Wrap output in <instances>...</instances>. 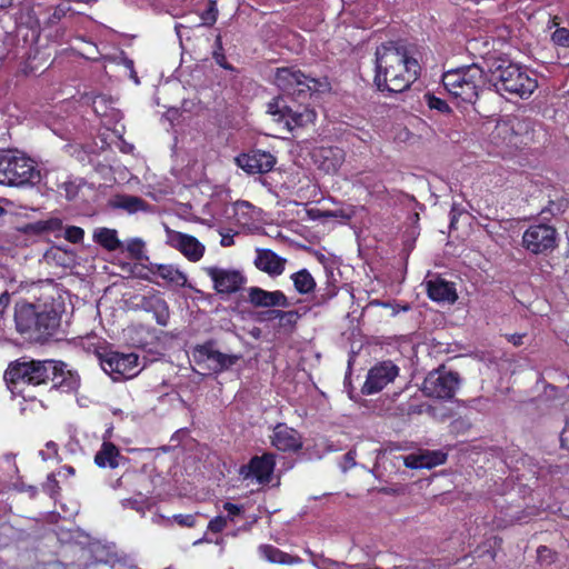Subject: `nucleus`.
I'll return each mask as SVG.
<instances>
[{"label":"nucleus","mask_w":569,"mask_h":569,"mask_svg":"<svg viewBox=\"0 0 569 569\" xmlns=\"http://www.w3.org/2000/svg\"><path fill=\"white\" fill-rule=\"evenodd\" d=\"M419 73L420 66L412 46L389 42L377 48L375 83L379 90L402 92L418 79Z\"/></svg>","instance_id":"nucleus-1"},{"label":"nucleus","mask_w":569,"mask_h":569,"mask_svg":"<svg viewBox=\"0 0 569 569\" xmlns=\"http://www.w3.org/2000/svg\"><path fill=\"white\" fill-rule=\"evenodd\" d=\"M62 311V305L53 297H44L34 303H18L14 315L17 329L38 337L53 336L60 326Z\"/></svg>","instance_id":"nucleus-2"},{"label":"nucleus","mask_w":569,"mask_h":569,"mask_svg":"<svg viewBox=\"0 0 569 569\" xmlns=\"http://www.w3.org/2000/svg\"><path fill=\"white\" fill-rule=\"evenodd\" d=\"M488 82L491 83L498 92H508L510 94L527 98L538 87L537 79L532 72L521 68L518 64L506 60H493L488 63Z\"/></svg>","instance_id":"nucleus-3"},{"label":"nucleus","mask_w":569,"mask_h":569,"mask_svg":"<svg viewBox=\"0 0 569 569\" xmlns=\"http://www.w3.org/2000/svg\"><path fill=\"white\" fill-rule=\"evenodd\" d=\"M58 373L63 375V362L61 361H18L11 363L6 370L4 380L12 392H21L20 386L46 383L49 379H58Z\"/></svg>","instance_id":"nucleus-4"},{"label":"nucleus","mask_w":569,"mask_h":569,"mask_svg":"<svg viewBox=\"0 0 569 569\" xmlns=\"http://www.w3.org/2000/svg\"><path fill=\"white\" fill-rule=\"evenodd\" d=\"M488 81V72L477 63L448 70L442 74L446 90L455 98L472 103Z\"/></svg>","instance_id":"nucleus-5"},{"label":"nucleus","mask_w":569,"mask_h":569,"mask_svg":"<svg viewBox=\"0 0 569 569\" xmlns=\"http://www.w3.org/2000/svg\"><path fill=\"white\" fill-rule=\"evenodd\" d=\"M40 178L33 160L19 151L0 153V184L22 186Z\"/></svg>","instance_id":"nucleus-6"},{"label":"nucleus","mask_w":569,"mask_h":569,"mask_svg":"<svg viewBox=\"0 0 569 569\" xmlns=\"http://www.w3.org/2000/svg\"><path fill=\"white\" fill-rule=\"evenodd\" d=\"M274 84L289 94H301L307 91H323L327 82L310 78L293 67L278 68L273 78Z\"/></svg>","instance_id":"nucleus-7"},{"label":"nucleus","mask_w":569,"mask_h":569,"mask_svg":"<svg viewBox=\"0 0 569 569\" xmlns=\"http://www.w3.org/2000/svg\"><path fill=\"white\" fill-rule=\"evenodd\" d=\"M558 232L555 227L547 223L529 226L521 238V246L535 256H547L558 247Z\"/></svg>","instance_id":"nucleus-8"},{"label":"nucleus","mask_w":569,"mask_h":569,"mask_svg":"<svg viewBox=\"0 0 569 569\" xmlns=\"http://www.w3.org/2000/svg\"><path fill=\"white\" fill-rule=\"evenodd\" d=\"M519 124L515 119L498 121L489 133L488 142L492 147L489 152L505 157L512 149L518 148L522 143V139L517 130Z\"/></svg>","instance_id":"nucleus-9"},{"label":"nucleus","mask_w":569,"mask_h":569,"mask_svg":"<svg viewBox=\"0 0 569 569\" xmlns=\"http://www.w3.org/2000/svg\"><path fill=\"white\" fill-rule=\"evenodd\" d=\"M100 362L103 371L110 375L113 380L133 378L141 370L139 357L133 352L110 351L101 357Z\"/></svg>","instance_id":"nucleus-10"},{"label":"nucleus","mask_w":569,"mask_h":569,"mask_svg":"<svg viewBox=\"0 0 569 569\" xmlns=\"http://www.w3.org/2000/svg\"><path fill=\"white\" fill-rule=\"evenodd\" d=\"M458 383L459 379L457 373L433 371L423 380L422 391L429 397L449 399L453 397Z\"/></svg>","instance_id":"nucleus-11"},{"label":"nucleus","mask_w":569,"mask_h":569,"mask_svg":"<svg viewBox=\"0 0 569 569\" xmlns=\"http://www.w3.org/2000/svg\"><path fill=\"white\" fill-rule=\"evenodd\" d=\"M274 455L264 453L251 458L248 465L240 468V475L246 480L256 481L259 485H268L274 469Z\"/></svg>","instance_id":"nucleus-12"},{"label":"nucleus","mask_w":569,"mask_h":569,"mask_svg":"<svg viewBox=\"0 0 569 569\" xmlns=\"http://www.w3.org/2000/svg\"><path fill=\"white\" fill-rule=\"evenodd\" d=\"M399 373V368L391 361H382L373 366L362 387L365 395H373L381 391L387 385L392 382Z\"/></svg>","instance_id":"nucleus-13"},{"label":"nucleus","mask_w":569,"mask_h":569,"mask_svg":"<svg viewBox=\"0 0 569 569\" xmlns=\"http://www.w3.org/2000/svg\"><path fill=\"white\" fill-rule=\"evenodd\" d=\"M193 358L199 363L206 362L208 369L216 372L230 368L239 360L238 356L222 353L210 343L198 346L193 351Z\"/></svg>","instance_id":"nucleus-14"},{"label":"nucleus","mask_w":569,"mask_h":569,"mask_svg":"<svg viewBox=\"0 0 569 569\" xmlns=\"http://www.w3.org/2000/svg\"><path fill=\"white\" fill-rule=\"evenodd\" d=\"M167 243L193 262L199 261L204 253V246L198 239L174 230L167 229Z\"/></svg>","instance_id":"nucleus-15"},{"label":"nucleus","mask_w":569,"mask_h":569,"mask_svg":"<svg viewBox=\"0 0 569 569\" xmlns=\"http://www.w3.org/2000/svg\"><path fill=\"white\" fill-rule=\"evenodd\" d=\"M238 167L249 174L269 172L276 164V158L267 151L252 150L234 159Z\"/></svg>","instance_id":"nucleus-16"},{"label":"nucleus","mask_w":569,"mask_h":569,"mask_svg":"<svg viewBox=\"0 0 569 569\" xmlns=\"http://www.w3.org/2000/svg\"><path fill=\"white\" fill-rule=\"evenodd\" d=\"M204 271L212 280L213 288L219 293L236 292L243 283L242 274L234 270H227L218 267H207Z\"/></svg>","instance_id":"nucleus-17"},{"label":"nucleus","mask_w":569,"mask_h":569,"mask_svg":"<svg viewBox=\"0 0 569 569\" xmlns=\"http://www.w3.org/2000/svg\"><path fill=\"white\" fill-rule=\"evenodd\" d=\"M313 161L326 173H336L345 162V151L338 147H319L313 151Z\"/></svg>","instance_id":"nucleus-18"},{"label":"nucleus","mask_w":569,"mask_h":569,"mask_svg":"<svg viewBox=\"0 0 569 569\" xmlns=\"http://www.w3.org/2000/svg\"><path fill=\"white\" fill-rule=\"evenodd\" d=\"M270 439L271 445L280 451H297L302 447L298 431L282 423L274 427Z\"/></svg>","instance_id":"nucleus-19"},{"label":"nucleus","mask_w":569,"mask_h":569,"mask_svg":"<svg viewBox=\"0 0 569 569\" xmlns=\"http://www.w3.org/2000/svg\"><path fill=\"white\" fill-rule=\"evenodd\" d=\"M249 302L254 307L261 308H287L290 305L288 298L282 291H267L258 287L249 289Z\"/></svg>","instance_id":"nucleus-20"},{"label":"nucleus","mask_w":569,"mask_h":569,"mask_svg":"<svg viewBox=\"0 0 569 569\" xmlns=\"http://www.w3.org/2000/svg\"><path fill=\"white\" fill-rule=\"evenodd\" d=\"M287 260L270 249H257L254 266L271 277H278L284 271Z\"/></svg>","instance_id":"nucleus-21"},{"label":"nucleus","mask_w":569,"mask_h":569,"mask_svg":"<svg viewBox=\"0 0 569 569\" xmlns=\"http://www.w3.org/2000/svg\"><path fill=\"white\" fill-rule=\"evenodd\" d=\"M110 206L113 209L122 210L128 214H134L138 212H152V206L144 201L142 198L127 194V193H118L113 196L110 200Z\"/></svg>","instance_id":"nucleus-22"},{"label":"nucleus","mask_w":569,"mask_h":569,"mask_svg":"<svg viewBox=\"0 0 569 569\" xmlns=\"http://www.w3.org/2000/svg\"><path fill=\"white\" fill-rule=\"evenodd\" d=\"M447 455L442 451H420L418 453H411L405 457L403 462L405 466L411 469H421V468H433L436 466L442 465L446 461Z\"/></svg>","instance_id":"nucleus-23"},{"label":"nucleus","mask_w":569,"mask_h":569,"mask_svg":"<svg viewBox=\"0 0 569 569\" xmlns=\"http://www.w3.org/2000/svg\"><path fill=\"white\" fill-rule=\"evenodd\" d=\"M428 296L433 301L452 303L457 300L453 286L442 279L428 282Z\"/></svg>","instance_id":"nucleus-24"},{"label":"nucleus","mask_w":569,"mask_h":569,"mask_svg":"<svg viewBox=\"0 0 569 569\" xmlns=\"http://www.w3.org/2000/svg\"><path fill=\"white\" fill-rule=\"evenodd\" d=\"M124 460L118 448L111 442H103L99 451L94 456V462L100 468L114 469Z\"/></svg>","instance_id":"nucleus-25"},{"label":"nucleus","mask_w":569,"mask_h":569,"mask_svg":"<svg viewBox=\"0 0 569 569\" xmlns=\"http://www.w3.org/2000/svg\"><path fill=\"white\" fill-rule=\"evenodd\" d=\"M148 270L152 276H158L167 282L176 286L183 287L187 282L184 273L172 264L150 263Z\"/></svg>","instance_id":"nucleus-26"},{"label":"nucleus","mask_w":569,"mask_h":569,"mask_svg":"<svg viewBox=\"0 0 569 569\" xmlns=\"http://www.w3.org/2000/svg\"><path fill=\"white\" fill-rule=\"evenodd\" d=\"M316 120V112L307 107H299L297 110L289 108L287 117L283 120L284 127L288 130L307 126Z\"/></svg>","instance_id":"nucleus-27"},{"label":"nucleus","mask_w":569,"mask_h":569,"mask_svg":"<svg viewBox=\"0 0 569 569\" xmlns=\"http://www.w3.org/2000/svg\"><path fill=\"white\" fill-rule=\"evenodd\" d=\"M233 219L239 227L250 228L256 220V210L247 201H237L232 206Z\"/></svg>","instance_id":"nucleus-28"},{"label":"nucleus","mask_w":569,"mask_h":569,"mask_svg":"<svg viewBox=\"0 0 569 569\" xmlns=\"http://www.w3.org/2000/svg\"><path fill=\"white\" fill-rule=\"evenodd\" d=\"M144 307L147 310L152 311L156 318V321L160 326H167L169 321V308L167 302L158 297L152 296L146 300Z\"/></svg>","instance_id":"nucleus-29"},{"label":"nucleus","mask_w":569,"mask_h":569,"mask_svg":"<svg viewBox=\"0 0 569 569\" xmlns=\"http://www.w3.org/2000/svg\"><path fill=\"white\" fill-rule=\"evenodd\" d=\"M93 239L109 251H114L122 247V242L119 240L117 230L114 229L98 228L94 230Z\"/></svg>","instance_id":"nucleus-30"},{"label":"nucleus","mask_w":569,"mask_h":569,"mask_svg":"<svg viewBox=\"0 0 569 569\" xmlns=\"http://www.w3.org/2000/svg\"><path fill=\"white\" fill-rule=\"evenodd\" d=\"M259 552L267 561L272 563L291 565L299 561L290 555L269 545L261 546L259 548Z\"/></svg>","instance_id":"nucleus-31"},{"label":"nucleus","mask_w":569,"mask_h":569,"mask_svg":"<svg viewBox=\"0 0 569 569\" xmlns=\"http://www.w3.org/2000/svg\"><path fill=\"white\" fill-rule=\"evenodd\" d=\"M111 104V99L106 96H97L92 100V109L97 116L116 120L119 118V111Z\"/></svg>","instance_id":"nucleus-32"},{"label":"nucleus","mask_w":569,"mask_h":569,"mask_svg":"<svg viewBox=\"0 0 569 569\" xmlns=\"http://www.w3.org/2000/svg\"><path fill=\"white\" fill-rule=\"evenodd\" d=\"M138 482H148V476L137 471H127L110 486L113 490L126 489L129 491V487H133Z\"/></svg>","instance_id":"nucleus-33"},{"label":"nucleus","mask_w":569,"mask_h":569,"mask_svg":"<svg viewBox=\"0 0 569 569\" xmlns=\"http://www.w3.org/2000/svg\"><path fill=\"white\" fill-rule=\"evenodd\" d=\"M295 288L299 293L306 295L313 291L316 281L310 272L302 269L291 276Z\"/></svg>","instance_id":"nucleus-34"},{"label":"nucleus","mask_w":569,"mask_h":569,"mask_svg":"<svg viewBox=\"0 0 569 569\" xmlns=\"http://www.w3.org/2000/svg\"><path fill=\"white\" fill-rule=\"evenodd\" d=\"M144 247L146 243L141 238H132L124 243V250L136 260L147 259Z\"/></svg>","instance_id":"nucleus-35"},{"label":"nucleus","mask_w":569,"mask_h":569,"mask_svg":"<svg viewBox=\"0 0 569 569\" xmlns=\"http://www.w3.org/2000/svg\"><path fill=\"white\" fill-rule=\"evenodd\" d=\"M289 107L284 103L282 98H274L268 103L267 112L273 117L277 122H283L287 117Z\"/></svg>","instance_id":"nucleus-36"},{"label":"nucleus","mask_w":569,"mask_h":569,"mask_svg":"<svg viewBox=\"0 0 569 569\" xmlns=\"http://www.w3.org/2000/svg\"><path fill=\"white\" fill-rule=\"evenodd\" d=\"M63 369H66L64 363H63ZM57 380H59L58 381L59 388H61L64 391L77 390L80 385L79 377L77 375H73L70 371L66 372V370H63V375L58 373Z\"/></svg>","instance_id":"nucleus-37"},{"label":"nucleus","mask_w":569,"mask_h":569,"mask_svg":"<svg viewBox=\"0 0 569 569\" xmlns=\"http://www.w3.org/2000/svg\"><path fill=\"white\" fill-rule=\"evenodd\" d=\"M62 228V221L59 218H51L46 221H39L34 224V230L39 232L57 231Z\"/></svg>","instance_id":"nucleus-38"},{"label":"nucleus","mask_w":569,"mask_h":569,"mask_svg":"<svg viewBox=\"0 0 569 569\" xmlns=\"http://www.w3.org/2000/svg\"><path fill=\"white\" fill-rule=\"evenodd\" d=\"M269 313L272 318H279L281 325H293L299 317L297 311L271 310Z\"/></svg>","instance_id":"nucleus-39"},{"label":"nucleus","mask_w":569,"mask_h":569,"mask_svg":"<svg viewBox=\"0 0 569 569\" xmlns=\"http://www.w3.org/2000/svg\"><path fill=\"white\" fill-rule=\"evenodd\" d=\"M427 104L432 110H438L442 113L450 112V108L446 101L440 98L435 97L433 94L427 93L426 96Z\"/></svg>","instance_id":"nucleus-40"},{"label":"nucleus","mask_w":569,"mask_h":569,"mask_svg":"<svg viewBox=\"0 0 569 569\" xmlns=\"http://www.w3.org/2000/svg\"><path fill=\"white\" fill-rule=\"evenodd\" d=\"M312 565L318 569H350L346 565H340L326 558H316L312 560Z\"/></svg>","instance_id":"nucleus-41"},{"label":"nucleus","mask_w":569,"mask_h":569,"mask_svg":"<svg viewBox=\"0 0 569 569\" xmlns=\"http://www.w3.org/2000/svg\"><path fill=\"white\" fill-rule=\"evenodd\" d=\"M64 237L69 242L79 243L83 240L84 231L80 227L70 226L66 229Z\"/></svg>","instance_id":"nucleus-42"},{"label":"nucleus","mask_w":569,"mask_h":569,"mask_svg":"<svg viewBox=\"0 0 569 569\" xmlns=\"http://www.w3.org/2000/svg\"><path fill=\"white\" fill-rule=\"evenodd\" d=\"M551 39L556 46L566 48L569 43V30L566 28H558L552 33Z\"/></svg>","instance_id":"nucleus-43"},{"label":"nucleus","mask_w":569,"mask_h":569,"mask_svg":"<svg viewBox=\"0 0 569 569\" xmlns=\"http://www.w3.org/2000/svg\"><path fill=\"white\" fill-rule=\"evenodd\" d=\"M217 8L216 1L209 2V8L201 14V21L203 24H213L217 20Z\"/></svg>","instance_id":"nucleus-44"},{"label":"nucleus","mask_w":569,"mask_h":569,"mask_svg":"<svg viewBox=\"0 0 569 569\" xmlns=\"http://www.w3.org/2000/svg\"><path fill=\"white\" fill-rule=\"evenodd\" d=\"M58 455V446L53 441H48L46 448L39 451V456L43 461L54 458Z\"/></svg>","instance_id":"nucleus-45"},{"label":"nucleus","mask_w":569,"mask_h":569,"mask_svg":"<svg viewBox=\"0 0 569 569\" xmlns=\"http://www.w3.org/2000/svg\"><path fill=\"white\" fill-rule=\"evenodd\" d=\"M147 497H139V499H122L121 505L123 508H131L137 510L138 512L143 513V501Z\"/></svg>","instance_id":"nucleus-46"},{"label":"nucleus","mask_w":569,"mask_h":569,"mask_svg":"<svg viewBox=\"0 0 569 569\" xmlns=\"http://www.w3.org/2000/svg\"><path fill=\"white\" fill-rule=\"evenodd\" d=\"M129 491L136 493L138 497H147L150 493V480L148 482H138L133 487H129Z\"/></svg>","instance_id":"nucleus-47"},{"label":"nucleus","mask_w":569,"mask_h":569,"mask_svg":"<svg viewBox=\"0 0 569 569\" xmlns=\"http://www.w3.org/2000/svg\"><path fill=\"white\" fill-rule=\"evenodd\" d=\"M172 519L181 527H193L196 525V517L193 515H174Z\"/></svg>","instance_id":"nucleus-48"},{"label":"nucleus","mask_w":569,"mask_h":569,"mask_svg":"<svg viewBox=\"0 0 569 569\" xmlns=\"http://www.w3.org/2000/svg\"><path fill=\"white\" fill-rule=\"evenodd\" d=\"M227 525V519L219 516L209 521L208 529L212 532H220Z\"/></svg>","instance_id":"nucleus-49"},{"label":"nucleus","mask_w":569,"mask_h":569,"mask_svg":"<svg viewBox=\"0 0 569 569\" xmlns=\"http://www.w3.org/2000/svg\"><path fill=\"white\" fill-rule=\"evenodd\" d=\"M223 508L227 511L228 518L230 520H233L234 517L240 515V512L242 510V508L240 506L234 505V503H230V502L224 503Z\"/></svg>","instance_id":"nucleus-50"},{"label":"nucleus","mask_w":569,"mask_h":569,"mask_svg":"<svg viewBox=\"0 0 569 569\" xmlns=\"http://www.w3.org/2000/svg\"><path fill=\"white\" fill-rule=\"evenodd\" d=\"M356 465V452L353 450H350L345 455V462L342 465V469L347 470L348 468H351Z\"/></svg>","instance_id":"nucleus-51"},{"label":"nucleus","mask_w":569,"mask_h":569,"mask_svg":"<svg viewBox=\"0 0 569 569\" xmlns=\"http://www.w3.org/2000/svg\"><path fill=\"white\" fill-rule=\"evenodd\" d=\"M561 446L569 450V420L566 422L565 428L560 435Z\"/></svg>","instance_id":"nucleus-52"},{"label":"nucleus","mask_w":569,"mask_h":569,"mask_svg":"<svg viewBox=\"0 0 569 569\" xmlns=\"http://www.w3.org/2000/svg\"><path fill=\"white\" fill-rule=\"evenodd\" d=\"M73 475L74 469L71 466H62L58 471V476L63 478L72 477Z\"/></svg>","instance_id":"nucleus-53"},{"label":"nucleus","mask_w":569,"mask_h":569,"mask_svg":"<svg viewBox=\"0 0 569 569\" xmlns=\"http://www.w3.org/2000/svg\"><path fill=\"white\" fill-rule=\"evenodd\" d=\"M220 244L222 247H230L233 244V234L230 233H221Z\"/></svg>","instance_id":"nucleus-54"},{"label":"nucleus","mask_w":569,"mask_h":569,"mask_svg":"<svg viewBox=\"0 0 569 569\" xmlns=\"http://www.w3.org/2000/svg\"><path fill=\"white\" fill-rule=\"evenodd\" d=\"M523 338H525V335L515 333V335L508 336V341L511 342L513 346L518 347V346L522 345Z\"/></svg>","instance_id":"nucleus-55"},{"label":"nucleus","mask_w":569,"mask_h":569,"mask_svg":"<svg viewBox=\"0 0 569 569\" xmlns=\"http://www.w3.org/2000/svg\"><path fill=\"white\" fill-rule=\"evenodd\" d=\"M214 59H216V61H217L221 67L227 68V66L223 63V62H224V56H223V54L214 52Z\"/></svg>","instance_id":"nucleus-56"},{"label":"nucleus","mask_w":569,"mask_h":569,"mask_svg":"<svg viewBox=\"0 0 569 569\" xmlns=\"http://www.w3.org/2000/svg\"><path fill=\"white\" fill-rule=\"evenodd\" d=\"M54 482H56L54 475L53 473L49 475L48 482L46 485L47 489L51 491V487H53Z\"/></svg>","instance_id":"nucleus-57"},{"label":"nucleus","mask_w":569,"mask_h":569,"mask_svg":"<svg viewBox=\"0 0 569 569\" xmlns=\"http://www.w3.org/2000/svg\"><path fill=\"white\" fill-rule=\"evenodd\" d=\"M12 3V0H0V8H7Z\"/></svg>","instance_id":"nucleus-58"},{"label":"nucleus","mask_w":569,"mask_h":569,"mask_svg":"<svg viewBox=\"0 0 569 569\" xmlns=\"http://www.w3.org/2000/svg\"><path fill=\"white\" fill-rule=\"evenodd\" d=\"M321 216H323V217H339L341 214L338 213V212L326 211Z\"/></svg>","instance_id":"nucleus-59"},{"label":"nucleus","mask_w":569,"mask_h":569,"mask_svg":"<svg viewBox=\"0 0 569 569\" xmlns=\"http://www.w3.org/2000/svg\"><path fill=\"white\" fill-rule=\"evenodd\" d=\"M547 551H549V549H548L547 547H540V548L538 549V553H539V556H541V555H542V552H547Z\"/></svg>","instance_id":"nucleus-60"},{"label":"nucleus","mask_w":569,"mask_h":569,"mask_svg":"<svg viewBox=\"0 0 569 569\" xmlns=\"http://www.w3.org/2000/svg\"><path fill=\"white\" fill-rule=\"evenodd\" d=\"M218 47L221 49V38L220 37H217V40H216Z\"/></svg>","instance_id":"nucleus-61"},{"label":"nucleus","mask_w":569,"mask_h":569,"mask_svg":"<svg viewBox=\"0 0 569 569\" xmlns=\"http://www.w3.org/2000/svg\"><path fill=\"white\" fill-rule=\"evenodd\" d=\"M28 490H30V491H31V495H34V493H36V488H33V487H28Z\"/></svg>","instance_id":"nucleus-62"},{"label":"nucleus","mask_w":569,"mask_h":569,"mask_svg":"<svg viewBox=\"0 0 569 569\" xmlns=\"http://www.w3.org/2000/svg\"><path fill=\"white\" fill-rule=\"evenodd\" d=\"M158 518H159V519H163V520H166V521H168V522H170V521H171V519H170V518H164V517H162V516H159Z\"/></svg>","instance_id":"nucleus-63"},{"label":"nucleus","mask_w":569,"mask_h":569,"mask_svg":"<svg viewBox=\"0 0 569 569\" xmlns=\"http://www.w3.org/2000/svg\"><path fill=\"white\" fill-rule=\"evenodd\" d=\"M4 213V209L0 207V217Z\"/></svg>","instance_id":"nucleus-64"}]
</instances>
